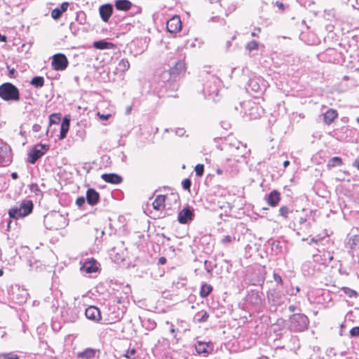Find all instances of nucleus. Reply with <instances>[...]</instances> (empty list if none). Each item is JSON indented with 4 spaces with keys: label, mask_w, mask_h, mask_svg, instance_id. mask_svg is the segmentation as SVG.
Masks as SVG:
<instances>
[{
    "label": "nucleus",
    "mask_w": 359,
    "mask_h": 359,
    "mask_svg": "<svg viewBox=\"0 0 359 359\" xmlns=\"http://www.w3.org/2000/svg\"><path fill=\"white\" fill-rule=\"evenodd\" d=\"M233 241H235V237L234 236L226 235V236H224L222 238L221 243L222 244H224V245H226V244L232 243Z\"/></svg>",
    "instance_id": "nucleus-43"
},
{
    "label": "nucleus",
    "mask_w": 359,
    "mask_h": 359,
    "mask_svg": "<svg viewBox=\"0 0 359 359\" xmlns=\"http://www.w3.org/2000/svg\"><path fill=\"white\" fill-rule=\"evenodd\" d=\"M85 316L88 319L96 323L102 319L100 309L95 306H88L85 311Z\"/></svg>",
    "instance_id": "nucleus-16"
},
{
    "label": "nucleus",
    "mask_w": 359,
    "mask_h": 359,
    "mask_svg": "<svg viewBox=\"0 0 359 359\" xmlns=\"http://www.w3.org/2000/svg\"><path fill=\"white\" fill-rule=\"evenodd\" d=\"M0 41L1 42H6L7 41V37L5 35H1L0 34Z\"/></svg>",
    "instance_id": "nucleus-62"
},
{
    "label": "nucleus",
    "mask_w": 359,
    "mask_h": 359,
    "mask_svg": "<svg viewBox=\"0 0 359 359\" xmlns=\"http://www.w3.org/2000/svg\"><path fill=\"white\" fill-rule=\"evenodd\" d=\"M185 133V130L184 128H177L175 130V134L179 137H182Z\"/></svg>",
    "instance_id": "nucleus-54"
},
{
    "label": "nucleus",
    "mask_w": 359,
    "mask_h": 359,
    "mask_svg": "<svg viewBox=\"0 0 359 359\" xmlns=\"http://www.w3.org/2000/svg\"><path fill=\"white\" fill-rule=\"evenodd\" d=\"M11 162V149L8 144L0 140V166H8Z\"/></svg>",
    "instance_id": "nucleus-7"
},
{
    "label": "nucleus",
    "mask_w": 359,
    "mask_h": 359,
    "mask_svg": "<svg viewBox=\"0 0 359 359\" xmlns=\"http://www.w3.org/2000/svg\"><path fill=\"white\" fill-rule=\"evenodd\" d=\"M69 126H70V116L67 115L63 118L62 121L61 123L60 133V136H59L60 140H63L67 137V134L69 129Z\"/></svg>",
    "instance_id": "nucleus-23"
},
{
    "label": "nucleus",
    "mask_w": 359,
    "mask_h": 359,
    "mask_svg": "<svg viewBox=\"0 0 359 359\" xmlns=\"http://www.w3.org/2000/svg\"><path fill=\"white\" fill-rule=\"evenodd\" d=\"M167 262V259L165 257H161L159 259H158V264H161V265H163L166 263Z\"/></svg>",
    "instance_id": "nucleus-58"
},
{
    "label": "nucleus",
    "mask_w": 359,
    "mask_h": 359,
    "mask_svg": "<svg viewBox=\"0 0 359 359\" xmlns=\"http://www.w3.org/2000/svg\"><path fill=\"white\" fill-rule=\"evenodd\" d=\"M349 334L351 337H359V326H356L351 329Z\"/></svg>",
    "instance_id": "nucleus-48"
},
{
    "label": "nucleus",
    "mask_w": 359,
    "mask_h": 359,
    "mask_svg": "<svg viewBox=\"0 0 359 359\" xmlns=\"http://www.w3.org/2000/svg\"><path fill=\"white\" fill-rule=\"evenodd\" d=\"M261 32V29L257 27V28H255V31L253 32H252L251 35L252 36H257V34Z\"/></svg>",
    "instance_id": "nucleus-59"
},
{
    "label": "nucleus",
    "mask_w": 359,
    "mask_h": 359,
    "mask_svg": "<svg viewBox=\"0 0 359 359\" xmlns=\"http://www.w3.org/2000/svg\"><path fill=\"white\" fill-rule=\"evenodd\" d=\"M195 349L198 354H208L212 351L213 346L210 342L197 341L194 344Z\"/></svg>",
    "instance_id": "nucleus-17"
},
{
    "label": "nucleus",
    "mask_w": 359,
    "mask_h": 359,
    "mask_svg": "<svg viewBox=\"0 0 359 359\" xmlns=\"http://www.w3.org/2000/svg\"><path fill=\"white\" fill-rule=\"evenodd\" d=\"M61 120L60 114H52L49 116V123L51 124H57Z\"/></svg>",
    "instance_id": "nucleus-38"
},
{
    "label": "nucleus",
    "mask_w": 359,
    "mask_h": 359,
    "mask_svg": "<svg viewBox=\"0 0 359 359\" xmlns=\"http://www.w3.org/2000/svg\"><path fill=\"white\" fill-rule=\"evenodd\" d=\"M93 47L96 49L105 50L114 48V44L105 40H100L93 43Z\"/></svg>",
    "instance_id": "nucleus-29"
},
{
    "label": "nucleus",
    "mask_w": 359,
    "mask_h": 359,
    "mask_svg": "<svg viewBox=\"0 0 359 359\" xmlns=\"http://www.w3.org/2000/svg\"><path fill=\"white\" fill-rule=\"evenodd\" d=\"M50 146L44 144L34 145L28 153L27 161L31 164H35L49 149Z\"/></svg>",
    "instance_id": "nucleus-5"
},
{
    "label": "nucleus",
    "mask_w": 359,
    "mask_h": 359,
    "mask_svg": "<svg viewBox=\"0 0 359 359\" xmlns=\"http://www.w3.org/2000/svg\"><path fill=\"white\" fill-rule=\"evenodd\" d=\"M266 201L269 205L276 207L280 201V194L277 190L271 191L266 197Z\"/></svg>",
    "instance_id": "nucleus-22"
},
{
    "label": "nucleus",
    "mask_w": 359,
    "mask_h": 359,
    "mask_svg": "<svg viewBox=\"0 0 359 359\" xmlns=\"http://www.w3.org/2000/svg\"><path fill=\"white\" fill-rule=\"evenodd\" d=\"M41 130V126L39 125V124H34L32 126V130L34 132V133H38Z\"/></svg>",
    "instance_id": "nucleus-55"
},
{
    "label": "nucleus",
    "mask_w": 359,
    "mask_h": 359,
    "mask_svg": "<svg viewBox=\"0 0 359 359\" xmlns=\"http://www.w3.org/2000/svg\"><path fill=\"white\" fill-rule=\"evenodd\" d=\"M97 115L102 120H107L111 116L110 114H100V112L97 113Z\"/></svg>",
    "instance_id": "nucleus-56"
},
{
    "label": "nucleus",
    "mask_w": 359,
    "mask_h": 359,
    "mask_svg": "<svg viewBox=\"0 0 359 359\" xmlns=\"http://www.w3.org/2000/svg\"><path fill=\"white\" fill-rule=\"evenodd\" d=\"M69 6L68 2H63L60 6L58 8V9L63 13L67 10V8Z\"/></svg>",
    "instance_id": "nucleus-51"
},
{
    "label": "nucleus",
    "mask_w": 359,
    "mask_h": 359,
    "mask_svg": "<svg viewBox=\"0 0 359 359\" xmlns=\"http://www.w3.org/2000/svg\"><path fill=\"white\" fill-rule=\"evenodd\" d=\"M209 313L204 310L197 312L194 317V321L198 323L206 322L209 318Z\"/></svg>",
    "instance_id": "nucleus-30"
},
{
    "label": "nucleus",
    "mask_w": 359,
    "mask_h": 359,
    "mask_svg": "<svg viewBox=\"0 0 359 359\" xmlns=\"http://www.w3.org/2000/svg\"><path fill=\"white\" fill-rule=\"evenodd\" d=\"M101 178L106 182L118 184L123 181V178L121 175L116 173H104L101 175Z\"/></svg>",
    "instance_id": "nucleus-21"
},
{
    "label": "nucleus",
    "mask_w": 359,
    "mask_h": 359,
    "mask_svg": "<svg viewBox=\"0 0 359 359\" xmlns=\"http://www.w3.org/2000/svg\"><path fill=\"white\" fill-rule=\"evenodd\" d=\"M220 83L221 81L218 77L210 76V79L204 83V93L215 100V96L218 95Z\"/></svg>",
    "instance_id": "nucleus-6"
},
{
    "label": "nucleus",
    "mask_w": 359,
    "mask_h": 359,
    "mask_svg": "<svg viewBox=\"0 0 359 359\" xmlns=\"http://www.w3.org/2000/svg\"><path fill=\"white\" fill-rule=\"evenodd\" d=\"M166 196L165 195H157L152 203L153 208L156 210H161L165 208Z\"/></svg>",
    "instance_id": "nucleus-25"
},
{
    "label": "nucleus",
    "mask_w": 359,
    "mask_h": 359,
    "mask_svg": "<svg viewBox=\"0 0 359 359\" xmlns=\"http://www.w3.org/2000/svg\"><path fill=\"white\" fill-rule=\"evenodd\" d=\"M245 48L250 51L258 49V43L256 41H251L246 44Z\"/></svg>",
    "instance_id": "nucleus-40"
},
{
    "label": "nucleus",
    "mask_w": 359,
    "mask_h": 359,
    "mask_svg": "<svg viewBox=\"0 0 359 359\" xmlns=\"http://www.w3.org/2000/svg\"><path fill=\"white\" fill-rule=\"evenodd\" d=\"M69 62L63 53H57L52 57L51 65L56 71H63L68 66Z\"/></svg>",
    "instance_id": "nucleus-9"
},
{
    "label": "nucleus",
    "mask_w": 359,
    "mask_h": 359,
    "mask_svg": "<svg viewBox=\"0 0 359 359\" xmlns=\"http://www.w3.org/2000/svg\"><path fill=\"white\" fill-rule=\"evenodd\" d=\"M86 198L84 196H80L76 200V205L79 208H82L83 205H85Z\"/></svg>",
    "instance_id": "nucleus-47"
},
{
    "label": "nucleus",
    "mask_w": 359,
    "mask_h": 359,
    "mask_svg": "<svg viewBox=\"0 0 359 359\" xmlns=\"http://www.w3.org/2000/svg\"><path fill=\"white\" fill-rule=\"evenodd\" d=\"M43 222L46 228L51 231L62 229L67 225L65 218L57 212L46 215Z\"/></svg>",
    "instance_id": "nucleus-2"
},
{
    "label": "nucleus",
    "mask_w": 359,
    "mask_h": 359,
    "mask_svg": "<svg viewBox=\"0 0 359 359\" xmlns=\"http://www.w3.org/2000/svg\"><path fill=\"white\" fill-rule=\"evenodd\" d=\"M109 311L110 312L108 313V318L106 319L107 324H112L118 322L123 317V309H118L117 311H116L115 306H111L109 307Z\"/></svg>",
    "instance_id": "nucleus-13"
},
{
    "label": "nucleus",
    "mask_w": 359,
    "mask_h": 359,
    "mask_svg": "<svg viewBox=\"0 0 359 359\" xmlns=\"http://www.w3.org/2000/svg\"><path fill=\"white\" fill-rule=\"evenodd\" d=\"M79 310L77 307H64L61 316L65 322L74 323L79 318Z\"/></svg>",
    "instance_id": "nucleus-10"
},
{
    "label": "nucleus",
    "mask_w": 359,
    "mask_h": 359,
    "mask_svg": "<svg viewBox=\"0 0 359 359\" xmlns=\"http://www.w3.org/2000/svg\"><path fill=\"white\" fill-rule=\"evenodd\" d=\"M337 112L336 110L330 109L323 114L324 122L327 125L331 124L333 121L337 117Z\"/></svg>",
    "instance_id": "nucleus-27"
},
{
    "label": "nucleus",
    "mask_w": 359,
    "mask_h": 359,
    "mask_svg": "<svg viewBox=\"0 0 359 359\" xmlns=\"http://www.w3.org/2000/svg\"><path fill=\"white\" fill-rule=\"evenodd\" d=\"M142 326L148 331L153 330L156 327V322L149 318H143L139 316Z\"/></svg>",
    "instance_id": "nucleus-26"
},
{
    "label": "nucleus",
    "mask_w": 359,
    "mask_h": 359,
    "mask_svg": "<svg viewBox=\"0 0 359 359\" xmlns=\"http://www.w3.org/2000/svg\"><path fill=\"white\" fill-rule=\"evenodd\" d=\"M136 353V350L135 348L129 349L126 351V353L123 355V357L127 359H135L133 356Z\"/></svg>",
    "instance_id": "nucleus-45"
},
{
    "label": "nucleus",
    "mask_w": 359,
    "mask_h": 359,
    "mask_svg": "<svg viewBox=\"0 0 359 359\" xmlns=\"http://www.w3.org/2000/svg\"><path fill=\"white\" fill-rule=\"evenodd\" d=\"M167 30L170 33H177L181 30L182 21L180 18L177 15L173 16L168 20L166 25Z\"/></svg>",
    "instance_id": "nucleus-15"
},
{
    "label": "nucleus",
    "mask_w": 359,
    "mask_h": 359,
    "mask_svg": "<svg viewBox=\"0 0 359 359\" xmlns=\"http://www.w3.org/2000/svg\"><path fill=\"white\" fill-rule=\"evenodd\" d=\"M30 84L37 88H41L44 85V79L39 76H34L31 80Z\"/></svg>",
    "instance_id": "nucleus-35"
},
{
    "label": "nucleus",
    "mask_w": 359,
    "mask_h": 359,
    "mask_svg": "<svg viewBox=\"0 0 359 359\" xmlns=\"http://www.w3.org/2000/svg\"><path fill=\"white\" fill-rule=\"evenodd\" d=\"M276 6H277L280 9H281V10H283V9H284V4H283L282 2L279 1H277L276 2Z\"/></svg>",
    "instance_id": "nucleus-60"
},
{
    "label": "nucleus",
    "mask_w": 359,
    "mask_h": 359,
    "mask_svg": "<svg viewBox=\"0 0 359 359\" xmlns=\"http://www.w3.org/2000/svg\"><path fill=\"white\" fill-rule=\"evenodd\" d=\"M196 175L198 177H201L203 175L204 172V165L203 164H198L195 167Z\"/></svg>",
    "instance_id": "nucleus-44"
},
{
    "label": "nucleus",
    "mask_w": 359,
    "mask_h": 359,
    "mask_svg": "<svg viewBox=\"0 0 359 359\" xmlns=\"http://www.w3.org/2000/svg\"><path fill=\"white\" fill-rule=\"evenodd\" d=\"M220 126L225 130H228L230 128V127H231V124L229 122H227V121H222L220 123Z\"/></svg>",
    "instance_id": "nucleus-53"
},
{
    "label": "nucleus",
    "mask_w": 359,
    "mask_h": 359,
    "mask_svg": "<svg viewBox=\"0 0 359 359\" xmlns=\"http://www.w3.org/2000/svg\"><path fill=\"white\" fill-rule=\"evenodd\" d=\"M86 202L91 206L96 205L100 201V194L93 188H89L86 194Z\"/></svg>",
    "instance_id": "nucleus-19"
},
{
    "label": "nucleus",
    "mask_w": 359,
    "mask_h": 359,
    "mask_svg": "<svg viewBox=\"0 0 359 359\" xmlns=\"http://www.w3.org/2000/svg\"><path fill=\"white\" fill-rule=\"evenodd\" d=\"M166 324H168V325L170 324V334H172L173 335L174 338L176 339L177 341H178L179 339L177 337V336L175 334L176 332H177L178 330H175L174 328L173 325L172 323H170L168 321L166 322Z\"/></svg>",
    "instance_id": "nucleus-50"
},
{
    "label": "nucleus",
    "mask_w": 359,
    "mask_h": 359,
    "mask_svg": "<svg viewBox=\"0 0 359 359\" xmlns=\"http://www.w3.org/2000/svg\"><path fill=\"white\" fill-rule=\"evenodd\" d=\"M342 290H343L344 294L350 298L358 297V293L354 290H352L348 287H343Z\"/></svg>",
    "instance_id": "nucleus-39"
},
{
    "label": "nucleus",
    "mask_w": 359,
    "mask_h": 359,
    "mask_svg": "<svg viewBox=\"0 0 359 359\" xmlns=\"http://www.w3.org/2000/svg\"><path fill=\"white\" fill-rule=\"evenodd\" d=\"M160 80L164 83V87L166 89L175 90L177 89L178 85L176 83V79L172 77L168 70L163 71L160 75Z\"/></svg>",
    "instance_id": "nucleus-11"
},
{
    "label": "nucleus",
    "mask_w": 359,
    "mask_h": 359,
    "mask_svg": "<svg viewBox=\"0 0 359 359\" xmlns=\"http://www.w3.org/2000/svg\"><path fill=\"white\" fill-rule=\"evenodd\" d=\"M194 214L189 207L184 208L179 212L177 220L180 224H187L194 219Z\"/></svg>",
    "instance_id": "nucleus-12"
},
{
    "label": "nucleus",
    "mask_w": 359,
    "mask_h": 359,
    "mask_svg": "<svg viewBox=\"0 0 359 359\" xmlns=\"http://www.w3.org/2000/svg\"><path fill=\"white\" fill-rule=\"evenodd\" d=\"M34 204L31 200L23 201L15 207L9 209L10 218L18 219L29 215L33 210Z\"/></svg>",
    "instance_id": "nucleus-1"
},
{
    "label": "nucleus",
    "mask_w": 359,
    "mask_h": 359,
    "mask_svg": "<svg viewBox=\"0 0 359 359\" xmlns=\"http://www.w3.org/2000/svg\"><path fill=\"white\" fill-rule=\"evenodd\" d=\"M114 6L118 11H128L132 8L133 4L129 0H115Z\"/></svg>",
    "instance_id": "nucleus-24"
},
{
    "label": "nucleus",
    "mask_w": 359,
    "mask_h": 359,
    "mask_svg": "<svg viewBox=\"0 0 359 359\" xmlns=\"http://www.w3.org/2000/svg\"><path fill=\"white\" fill-rule=\"evenodd\" d=\"M62 13L58 9V8H54L51 12V17L54 20H58L61 18Z\"/></svg>",
    "instance_id": "nucleus-42"
},
{
    "label": "nucleus",
    "mask_w": 359,
    "mask_h": 359,
    "mask_svg": "<svg viewBox=\"0 0 359 359\" xmlns=\"http://www.w3.org/2000/svg\"><path fill=\"white\" fill-rule=\"evenodd\" d=\"M182 187H183V189L184 190L190 191V188H191V180L189 179V178L184 179L182 182Z\"/></svg>",
    "instance_id": "nucleus-46"
},
{
    "label": "nucleus",
    "mask_w": 359,
    "mask_h": 359,
    "mask_svg": "<svg viewBox=\"0 0 359 359\" xmlns=\"http://www.w3.org/2000/svg\"><path fill=\"white\" fill-rule=\"evenodd\" d=\"M350 4L353 9L359 11V0H353Z\"/></svg>",
    "instance_id": "nucleus-52"
},
{
    "label": "nucleus",
    "mask_w": 359,
    "mask_h": 359,
    "mask_svg": "<svg viewBox=\"0 0 359 359\" xmlns=\"http://www.w3.org/2000/svg\"><path fill=\"white\" fill-rule=\"evenodd\" d=\"M267 83L262 77L255 76L249 79L247 90L253 93H262L266 90Z\"/></svg>",
    "instance_id": "nucleus-8"
},
{
    "label": "nucleus",
    "mask_w": 359,
    "mask_h": 359,
    "mask_svg": "<svg viewBox=\"0 0 359 359\" xmlns=\"http://www.w3.org/2000/svg\"><path fill=\"white\" fill-rule=\"evenodd\" d=\"M347 245L353 250H359V235L351 237L347 242Z\"/></svg>",
    "instance_id": "nucleus-34"
},
{
    "label": "nucleus",
    "mask_w": 359,
    "mask_h": 359,
    "mask_svg": "<svg viewBox=\"0 0 359 359\" xmlns=\"http://www.w3.org/2000/svg\"><path fill=\"white\" fill-rule=\"evenodd\" d=\"M343 161L342 159L340 157L334 156L332 157L328 162L327 165L329 167H335V166H339L342 165Z\"/></svg>",
    "instance_id": "nucleus-37"
},
{
    "label": "nucleus",
    "mask_w": 359,
    "mask_h": 359,
    "mask_svg": "<svg viewBox=\"0 0 359 359\" xmlns=\"http://www.w3.org/2000/svg\"><path fill=\"white\" fill-rule=\"evenodd\" d=\"M212 290H213V287L212 285H210L206 283H202V285L201 286V289H200L201 297H202V298L207 297L212 292Z\"/></svg>",
    "instance_id": "nucleus-32"
},
{
    "label": "nucleus",
    "mask_w": 359,
    "mask_h": 359,
    "mask_svg": "<svg viewBox=\"0 0 359 359\" xmlns=\"http://www.w3.org/2000/svg\"><path fill=\"white\" fill-rule=\"evenodd\" d=\"M97 269L98 262L93 258L86 260L81 267V271H86L88 273L96 272Z\"/></svg>",
    "instance_id": "nucleus-20"
},
{
    "label": "nucleus",
    "mask_w": 359,
    "mask_h": 359,
    "mask_svg": "<svg viewBox=\"0 0 359 359\" xmlns=\"http://www.w3.org/2000/svg\"><path fill=\"white\" fill-rule=\"evenodd\" d=\"M273 277L274 281H276L277 283V284H278L280 285H283V281L281 276L279 274L274 272L273 274Z\"/></svg>",
    "instance_id": "nucleus-49"
},
{
    "label": "nucleus",
    "mask_w": 359,
    "mask_h": 359,
    "mask_svg": "<svg viewBox=\"0 0 359 359\" xmlns=\"http://www.w3.org/2000/svg\"><path fill=\"white\" fill-rule=\"evenodd\" d=\"M296 309H297V308H296V306H294V305H290V306H289V307H288V309H289V311H290V312H294V311L296 310Z\"/></svg>",
    "instance_id": "nucleus-64"
},
{
    "label": "nucleus",
    "mask_w": 359,
    "mask_h": 359,
    "mask_svg": "<svg viewBox=\"0 0 359 359\" xmlns=\"http://www.w3.org/2000/svg\"><path fill=\"white\" fill-rule=\"evenodd\" d=\"M0 359H19V356L13 353H0Z\"/></svg>",
    "instance_id": "nucleus-41"
},
{
    "label": "nucleus",
    "mask_w": 359,
    "mask_h": 359,
    "mask_svg": "<svg viewBox=\"0 0 359 359\" xmlns=\"http://www.w3.org/2000/svg\"><path fill=\"white\" fill-rule=\"evenodd\" d=\"M172 67L168 69L172 77H176L184 70V62L181 60H175L172 62Z\"/></svg>",
    "instance_id": "nucleus-18"
},
{
    "label": "nucleus",
    "mask_w": 359,
    "mask_h": 359,
    "mask_svg": "<svg viewBox=\"0 0 359 359\" xmlns=\"http://www.w3.org/2000/svg\"><path fill=\"white\" fill-rule=\"evenodd\" d=\"M267 298L270 302H272L273 304H278L280 301L281 297L278 292L271 290L267 293Z\"/></svg>",
    "instance_id": "nucleus-31"
},
{
    "label": "nucleus",
    "mask_w": 359,
    "mask_h": 359,
    "mask_svg": "<svg viewBox=\"0 0 359 359\" xmlns=\"http://www.w3.org/2000/svg\"><path fill=\"white\" fill-rule=\"evenodd\" d=\"M6 334V331L0 327V338H3Z\"/></svg>",
    "instance_id": "nucleus-63"
},
{
    "label": "nucleus",
    "mask_w": 359,
    "mask_h": 359,
    "mask_svg": "<svg viewBox=\"0 0 359 359\" xmlns=\"http://www.w3.org/2000/svg\"><path fill=\"white\" fill-rule=\"evenodd\" d=\"M95 355V350L93 348H88L82 352H79L78 353V357L79 358L83 359H93Z\"/></svg>",
    "instance_id": "nucleus-33"
},
{
    "label": "nucleus",
    "mask_w": 359,
    "mask_h": 359,
    "mask_svg": "<svg viewBox=\"0 0 359 359\" xmlns=\"http://www.w3.org/2000/svg\"><path fill=\"white\" fill-rule=\"evenodd\" d=\"M114 8L111 4L101 5L99 8V14L102 20L108 22L113 14Z\"/></svg>",
    "instance_id": "nucleus-14"
},
{
    "label": "nucleus",
    "mask_w": 359,
    "mask_h": 359,
    "mask_svg": "<svg viewBox=\"0 0 359 359\" xmlns=\"http://www.w3.org/2000/svg\"><path fill=\"white\" fill-rule=\"evenodd\" d=\"M0 97L5 101L18 102L20 100L18 88L11 83H5L0 86Z\"/></svg>",
    "instance_id": "nucleus-3"
},
{
    "label": "nucleus",
    "mask_w": 359,
    "mask_h": 359,
    "mask_svg": "<svg viewBox=\"0 0 359 359\" xmlns=\"http://www.w3.org/2000/svg\"><path fill=\"white\" fill-rule=\"evenodd\" d=\"M291 212H292V210L286 205H283L279 208L278 215L286 219L288 217V215Z\"/></svg>",
    "instance_id": "nucleus-36"
},
{
    "label": "nucleus",
    "mask_w": 359,
    "mask_h": 359,
    "mask_svg": "<svg viewBox=\"0 0 359 359\" xmlns=\"http://www.w3.org/2000/svg\"><path fill=\"white\" fill-rule=\"evenodd\" d=\"M81 15L83 16V18H82L81 19H80V16H81V15H78V16H77V20H79V23H80L81 25H83V24H84V23H85L83 21H85V20H86V18H85V16H84V15H84V13H81Z\"/></svg>",
    "instance_id": "nucleus-57"
},
{
    "label": "nucleus",
    "mask_w": 359,
    "mask_h": 359,
    "mask_svg": "<svg viewBox=\"0 0 359 359\" xmlns=\"http://www.w3.org/2000/svg\"><path fill=\"white\" fill-rule=\"evenodd\" d=\"M130 68V62L127 59H122L116 67L115 74H124Z\"/></svg>",
    "instance_id": "nucleus-28"
},
{
    "label": "nucleus",
    "mask_w": 359,
    "mask_h": 359,
    "mask_svg": "<svg viewBox=\"0 0 359 359\" xmlns=\"http://www.w3.org/2000/svg\"><path fill=\"white\" fill-rule=\"evenodd\" d=\"M353 165L359 170V157L357 158L353 163Z\"/></svg>",
    "instance_id": "nucleus-61"
},
{
    "label": "nucleus",
    "mask_w": 359,
    "mask_h": 359,
    "mask_svg": "<svg viewBox=\"0 0 359 359\" xmlns=\"http://www.w3.org/2000/svg\"><path fill=\"white\" fill-rule=\"evenodd\" d=\"M289 320L291 330L294 332L304 331L309 324L308 317L303 313H294L290 317Z\"/></svg>",
    "instance_id": "nucleus-4"
}]
</instances>
